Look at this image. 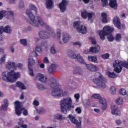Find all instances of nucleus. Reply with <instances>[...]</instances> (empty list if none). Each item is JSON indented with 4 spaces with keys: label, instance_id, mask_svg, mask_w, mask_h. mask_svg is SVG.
I'll return each mask as SVG.
<instances>
[{
    "label": "nucleus",
    "instance_id": "f257e3e1",
    "mask_svg": "<svg viewBox=\"0 0 128 128\" xmlns=\"http://www.w3.org/2000/svg\"><path fill=\"white\" fill-rule=\"evenodd\" d=\"M26 14L27 16H28L29 18H30V24H32V26H38L39 23L41 26H45L46 30H50L49 32L40 31L39 32V36L40 38L46 40V38H50V36H52L53 38L56 36L54 31L52 30L48 25H46V24L44 22V20L40 16H37L36 18L37 20H38V22L36 20V16H34V14H32V12L30 9H27L26 10Z\"/></svg>",
    "mask_w": 128,
    "mask_h": 128
},
{
    "label": "nucleus",
    "instance_id": "f03ea898",
    "mask_svg": "<svg viewBox=\"0 0 128 128\" xmlns=\"http://www.w3.org/2000/svg\"><path fill=\"white\" fill-rule=\"evenodd\" d=\"M6 70H10V72L4 71L2 72V80L6 82H13L14 80H18L20 76L19 72H14V70H16V63L14 62H9L6 65Z\"/></svg>",
    "mask_w": 128,
    "mask_h": 128
},
{
    "label": "nucleus",
    "instance_id": "7ed1b4c3",
    "mask_svg": "<svg viewBox=\"0 0 128 128\" xmlns=\"http://www.w3.org/2000/svg\"><path fill=\"white\" fill-rule=\"evenodd\" d=\"M67 54L70 58H73L74 60H77L80 62V64H85L87 70H90V72H98V67L92 64H86V62H84V60L80 56V54H78L77 56L76 54L72 50H68L67 51Z\"/></svg>",
    "mask_w": 128,
    "mask_h": 128
},
{
    "label": "nucleus",
    "instance_id": "20e7f679",
    "mask_svg": "<svg viewBox=\"0 0 128 128\" xmlns=\"http://www.w3.org/2000/svg\"><path fill=\"white\" fill-rule=\"evenodd\" d=\"M114 30V28L108 26H104L102 30L99 31L98 35L100 36V40H106V36H107L108 40L109 42H114V36L112 34Z\"/></svg>",
    "mask_w": 128,
    "mask_h": 128
},
{
    "label": "nucleus",
    "instance_id": "39448f33",
    "mask_svg": "<svg viewBox=\"0 0 128 128\" xmlns=\"http://www.w3.org/2000/svg\"><path fill=\"white\" fill-rule=\"evenodd\" d=\"M61 112L66 114L68 112L71 110L72 108H74V105H72V100L70 97L62 98L60 101Z\"/></svg>",
    "mask_w": 128,
    "mask_h": 128
},
{
    "label": "nucleus",
    "instance_id": "423d86ee",
    "mask_svg": "<svg viewBox=\"0 0 128 128\" xmlns=\"http://www.w3.org/2000/svg\"><path fill=\"white\" fill-rule=\"evenodd\" d=\"M113 66L114 68V72L117 74H120L122 70V67L128 69V62L126 61L122 62L120 60H114Z\"/></svg>",
    "mask_w": 128,
    "mask_h": 128
},
{
    "label": "nucleus",
    "instance_id": "0eeeda50",
    "mask_svg": "<svg viewBox=\"0 0 128 128\" xmlns=\"http://www.w3.org/2000/svg\"><path fill=\"white\" fill-rule=\"evenodd\" d=\"M50 86L52 88H54V90L52 91V94L54 96H62L64 94H62V89H60L58 88V81L54 80V82H52L50 84Z\"/></svg>",
    "mask_w": 128,
    "mask_h": 128
},
{
    "label": "nucleus",
    "instance_id": "6e6552de",
    "mask_svg": "<svg viewBox=\"0 0 128 128\" xmlns=\"http://www.w3.org/2000/svg\"><path fill=\"white\" fill-rule=\"evenodd\" d=\"M15 104V112L16 114L20 116V114H22H22L24 116H26L28 114V110H26L24 108H22V104H20V101H16L14 102Z\"/></svg>",
    "mask_w": 128,
    "mask_h": 128
},
{
    "label": "nucleus",
    "instance_id": "1a4fd4ad",
    "mask_svg": "<svg viewBox=\"0 0 128 128\" xmlns=\"http://www.w3.org/2000/svg\"><path fill=\"white\" fill-rule=\"evenodd\" d=\"M74 28H76V30L80 34H86L88 32L86 27L84 25H81L80 21V20L74 21Z\"/></svg>",
    "mask_w": 128,
    "mask_h": 128
},
{
    "label": "nucleus",
    "instance_id": "9d476101",
    "mask_svg": "<svg viewBox=\"0 0 128 128\" xmlns=\"http://www.w3.org/2000/svg\"><path fill=\"white\" fill-rule=\"evenodd\" d=\"M94 82L98 86H99L100 88H106V80L102 78V76H100L98 78H95L93 80Z\"/></svg>",
    "mask_w": 128,
    "mask_h": 128
},
{
    "label": "nucleus",
    "instance_id": "9b49d317",
    "mask_svg": "<svg viewBox=\"0 0 128 128\" xmlns=\"http://www.w3.org/2000/svg\"><path fill=\"white\" fill-rule=\"evenodd\" d=\"M36 64V61L34 60L32 56H29L28 59V69L29 70V74L32 76H34V70L32 68L33 66Z\"/></svg>",
    "mask_w": 128,
    "mask_h": 128
},
{
    "label": "nucleus",
    "instance_id": "f8f14e48",
    "mask_svg": "<svg viewBox=\"0 0 128 128\" xmlns=\"http://www.w3.org/2000/svg\"><path fill=\"white\" fill-rule=\"evenodd\" d=\"M92 16H94V12H88L86 10H84L81 12V16L84 20H86L88 18V20H90L92 18Z\"/></svg>",
    "mask_w": 128,
    "mask_h": 128
},
{
    "label": "nucleus",
    "instance_id": "ddd939ff",
    "mask_svg": "<svg viewBox=\"0 0 128 128\" xmlns=\"http://www.w3.org/2000/svg\"><path fill=\"white\" fill-rule=\"evenodd\" d=\"M113 23L115 26L118 28V30H122V28H124V24H122L120 23V18L118 16H115L113 20Z\"/></svg>",
    "mask_w": 128,
    "mask_h": 128
},
{
    "label": "nucleus",
    "instance_id": "4468645a",
    "mask_svg": "<svg viewBox=\"0 0 128 128\" xmlns=\"http://www.w3.org/2000/svg\"><path fill=\"white\" fill-rule=\"evenodd\" d=\"M67 4L68 1L66 0H62L61 2L58 4V8L61 12H66Z\"/></svg>",
    "mask_w": 128,
    "mask_h": 128
},
{
    "label": "nucleus",
    "instance_id": "2eb2a0df",
    "mask_svg": "<svg viewBox=\"0 0 128 128\" xmlns=\"http://www.w3.org/2000/svg\"><path fill=\"white\" fill-rule=\"evenodd\" d=\"M111 112L112 114H115L117 116H120L121 114L120 111L119 110L117 106H112L111 107Z\"/></svg>",
    "mask_w": 128,
    "mask_h": 128
},
{
    "label": "nucleus",
    "instance_id": "dca6fc26",
    "mask_svg": "<svg viewBox=\"0 0 128 128\" xmlns=\"http://www.w3.org/2000/svg\"><path fill=\"white\" fill-rule=\"evenodd\" d=\"M8 14L10 16H14V11H6L4 10L0 11V20H2L4 16H6V15Z\"/></svg>",
    "mask_w": 128,
    "mask_h": 128
},
{
    "label": "nucleus",
    "instance_id": "f3484780",
    "mask_svg": "<svg viewBox=\"0 0 128 128\" xmlns=\"http://www.w3.org/2000/svg\"><path fill=\"white\" fill-rule=\"evenodd\" d=\"M100 50V45L96 44L95 46H92L90 48L89 52L92 54H98Z\"/></svg>",
    "mask_w": 128,
    "mask_h": 128
},
{
    "label": "nucleus",
    "instance_id": "a211bd4d",
    "mask_svg": "<svg viewBox=\"0 0 128 128\" xmlns=\"http://www.w3.org/2000/svg\"><path fill=\"white\" fill-rule=\"evenodd\" d=\"M0 28H2L1 32H0V34H2L4 32L6 34H10L12 32V28L10 26H6L4 28L2 26H0Z\"/></svg>",
    "mask_w": 128,
    "mask_h": 128
},
{
    "label": "nucleus",
    "instance_id": "6ab92c4d",
    "mask_svg": "<svg viewBox=\"0 0 128 128\" xmlns=\"http://www.w3.org/2000/svg\"><path fill=\"white\" fill-rule=\"evenodd\" d=\"M99 102L102 104V110H106L108 108V104H106V99H104V98H101L100 100H99Z\"/></svg>",
    "mask_w": 128,
    "mask_h": 128
},
{
    "label": "nucleus",
    "instance_id": "aec40b11",
    "mask_svg": "<svg viewBox=\"0 0 128 128\" xmlns=\"http://www.w3.org/2000/svg\"><path fill=\"white\" fill-rule=\"evenodd\" d=\"M36 78H38L40 82H46L48 80L47 77L44 76L42 74L40 73L37 74Z\"/></svg>",
    "mask_w": 128,
    "mask_h": 128
},
{
    "label": "nucleus",
    "instance_id": "412c9836",
    "mask_svg": "<svg viewBox=\"0 0 128 128\" xmlns=\"http://www.w3.org/2000/svg\"><path fill=\"white\" fill-rule=\"evenodd\" d=\"M4 104L2 105L0 108V110H4L6 112L8 110V100L5 99L4 100Z\"/></svg>",
    "mask_w": 128,
    "mask_h": 128
},
{
    "label": "nucleus",
    "instance_id": "4be33fe9",
    "mask_svg": "<svg viewBox=\"0 0 128 128\" xmlns=\"http://www.w3.org/2000/svg\"><path fill=\"white\" fill-rule=\"evenodd\" d=\"M46 8L48 10H50L54 6V1L52 0H46Z\"/></svg>",
    "mask_w": 128,
    "mask_h": 128
},
{
    "label": "nucleus",
    "instance_id": "5701e85b",
    "mask_svg": "<svg viewBox=\"0 0 128 128\" xmlns=\"http://www.w3.org/2000/svg\"><path fill=\"white\" fill-rule=\"evenodd\" d=\"M73 74H82V68L78 66L74 68Z\"/></svg>",
    "mask_w": 128,
    "mask_h": 128
},
{
    "label": "nucleus",
    "instance_id": "b1692460",
    "mask_svg": "<svg viewBox=\"0 0 128 128\" xmlns=\"http://www.w3.org/2000/svg\"><path fill=\"white\" fill-rule=\"evenodd\" d=\"M109 6L112 8H118L116 0H110L109 2Z\"/></svg>",
    "mask_w": 128,
    "mask_h": 128
},
{
    "label": "nucleus",
    "instance_id": "393cba45",
    "mask_svg": "<svg viewBox=\"0 0 128 128\" xmlns=\"http://www.w3.org/2000/svg\"><path fill=\"white\" fill-rule=\"evenodd\" d=\"M56 64H52L48 68V72L50 74H52L54 72H56Z\"/></svg>",
    "mask_w": 128,
    "mask_h": 128
},
{
    "label": "nucleus",
    "instance_id": "a878e982",
    "mask_svg": "<svg viewBox=\"0 0 128 128\" xmlns=\"http://www.w3.org/2000/svg\"><path fill=\"white\" fill-rule=\"evenodd\" d=\"M101 16L102 18V22L104 24H106L108 22V14L106 12H102L101 14Z\"/></svg>",
    "mask_w": 128,
    "mask_h": 128
},
{
    "label": "nucleus",
    "instance_id": "bb28decb",
    "mask_svg": "<svg viewBox=\"0 0 128 128\" xmlns=\"http://www.w3.org/2000/svg\"><path fill=\"white\" fill-rule=\"evenodd\" d=\"M88 59L90 62H98V57L96 56H89Z\"/></svg>",
    "mask_w": 128,
    "mask_h": 128
},
{
    "label": "nucleus",
    "instance_id": "cd10ccee",
    "mask_svg": "<svg viewBox=\"0 0 128 128\" xmlns=\"http://www.w3.org/2000/svg\"><path fill=\"white\" fill-rule=\"evenodd\" d=\"M16 85L18 88H21V90H26V86H24V84L22 82H16Z\"/></svg>",
    "mask_w": 128,
    "mask_h": 128
},
{
    "label": "nucleus",
    "instance_id": "c85d7f7f",
    "mask_svg": "<svg viewBox=\"0 0 128 128\" xmlns=\"http://www.w3.org/2000/svg\"><path fill=\"white\" fill-rule=\"evenodd\" d=\"M54 118L55 120H64V117L62 116V114H56L54 115Z\"/></svg>",
    "mask_w": 128,
    "mask_h": 128
},
{
    "label": "nucleus",
    "instance_id": "c756f323",
    "mask_svg": "<svg viewBox=\"0 0 128 128\" xmlns=\"http://www.w3.org/2000/svg\"><path fill=\"white\" fill-rule=\"evenodd\" d=\"M108 76H109V78H116V74L114 72H111L110 71L108 72Z\"/></svg>",
    "mask_w": 128,
    "mask_h": 128
},
{
    "label": "nucleus",
    "instance_id": "7c9ffc66",
    "mask_svg": "<svg viewBox=\"0 0 128 128\" xmlns=\"http://www.w3.org/2000/svg\"><path fill=\"white\" fill-rule=\"evenodd\" d=\"M62 40L64 44H66L68 40H70V35L66 34L63 36Z\"/></svg>",
    "mask_w": 128,
    "mask_h": 128
},
{
    "label": "nucleus",
    "instance_id": "2f4dec72",
    "mask_svg": "<svg viewBox=\"0 0 128 128\" xmlns=\"http://www.w3.org/2000/svg\"><path fill=\"white\" fill-rule=\"evenodd\" d=\"M115 40L118 42H120V40H122V34L120 33L116 34L115 36Z\"/></svg>",
    "mask_w": 128,
    "mask_h": 128
},
{
    "label": "nucleus",
    "instance_id": "473e14b6",
    "mask_svg": "<svg viewBox=\"0 0 128 128\" xmlns=\"http://www.w3.org/2000/svg\"><path fill=\"white\" fill-rule=\"evenodd\" d=\"M116 102L118 106H120V105L122 104L124 102V100H122V98H117L116 100Z\"/></svg>",
    "mask_w": 128,
    "mask_h": 128
},
{
    "label": "nucleus",
    "instance_id": "72a5a7b5",
    "mask_svg": "<svg viewBox=\"0 0 128 128\" xmlns=\"http://www.w3.org/2000/svg\"><path fill=\"white\" fill-rule=\"evenodd\" d=\"M20 42L21 44L24 46H28V40L26 39H20Z\"/></svg>",
    "mask_w": 128,
    "mask_h": 128
},
{
    "label": "nucleus",
    "instance_id": "f704fd0d",
    "mask_svg": "<svg viewBox=\"0 0 128 128\" xmlns=\"http://www.w3.org/2000/svg\"><path fill=\"white\" fill-rule=\"evenodd\" d=\"M101 0L102 6L106 8L107 6H108V0Z\"/></svg>",
    "mask_w": 128,
    "mask_h": 128
},
{
    "label": "nucleus",
    "instance_id": "c9c22d12",
    "mask_svg": "<svg viewBox=\"0 0 128 128\" xmlns=\"http://www.w3.org/2000/svg\"><path fill=\"white\" fill-rule=\"evenodd\" d=\"M110 91L112 94H116V88L114 86H112L110 87Z\"/></svg>",
    "mask_w": 128,
    "mask_h": 128
},
{
    "label": "nucleus",
    "instance_id": "e433bc0d",
    "mask_svg": "<svg viewBox=\"0 0 128 128\" xmlns=\"http://www.w3.org/2000/svg\"><path fill=\"white\" fill-rule=\"evenodd\" d=\"M30 8L31 10L35 12V14H38V8L34 5L31 4L30 6Z\"/></svg>",
    "mask_w": 128,
    "mask_h": 128
},
{
    "label": "nucleus",
    "instance_id": "4c0bfd02",
    "mask_svg": "<svg viewBox=\"0 0 128 128\" xmlns=\"http://www.w3.org/2000/svg\"><path fill=\"white\" fill-rule=\"evenodd\" d=\"M89 40H90L92 44H96V38L90 36L89 37Z\"/></svg>",
    "mask_w": 128,
    "mask_h": 128
},
{
    "label": "nucleus",
    "instance_id": "58836bf2",
    "mask_svg": "<svg viewBox=\"0 0 128 128\" xmlns=\"http://www.w3.org/2000/svg\"><path fill=\"white\" fill-rule=\"evenodd\" d=\"M84 106L86 108H88L90 106V100H87L85 102L84 104Z\"/></svg>",
    "mask_w": 128,
    "mask_h": 128
},
{
    "label": "nucleus",
    "instance_id": "ea45409f",
    "mask_svg": "<svg viewBox=\"0 0 128 128\" xmlns=\"http://www.w3.org/2000/svg\"><path fill=\"white\" fill-rule=\"evenodd\" d=\"M120 94H122V96H126L128 92L126 93V89L122 88L120 90Z\"/></svg>",
    "mask_w": 128,
    "mask_h": 128
},
{
    "label": "nucleus",
    "instance_id": "a19ab883",
    "mask_svg": "<svg viewBox=\"0 0 128 128\" xmlns=\"http://www.w3.org/2000/svg\"><path fill=\"white\" fill-rule=\"evenodd\" d=\"M101 56L103 60H108L110 58V54L108 53H106L102 54Z\"/></svg>",
    "mask_w": 128,
    "mask_h": 128
},
{
    "label": "nucleus",
    "instance_id": "79ce46f5",
    "mask_svg": "<svg viewBox=\"0 0 128 128\" xmlns=\"http://www.w3.org/2000/svg\"><path fill=\"white\" fill-rule=\"evenodd\" d=\"M92 97L94 98H96L97 100H100V98H102L100 96V95L99 94H94L93 96H92Z\"/></svg>",
    "mask_w": 128,
    "mask_h": 128
},
{
    "label": "nucleus",
    "instance_id": "37998d69",
    "mask_svg": "<svg viewBox=\"0 0 128 128\" xmlns=\"http://www.w3.org/2000/svg\"><path fill=\"white\" fill-rule=\"evenodd\" d=\"M6 55H4L1 58H0V64H2L3 62H6Z\"/></svg>",
    "mask_w": 128,
    "mask_h": 128
},
{
    "label": "nucleus",
    "instance_id": "c03bdc74",
    "mask_svg": "<svg viewBox=\"0 0 128 128\" xmlns=\"http://www.w3.org/2000/svg\"><path fill=\"white\" fill-rule=\"evenodd\" d=\"M38 88L40 90H46V88L44 86V85L42 84H39L38 85Z\"/></svg>",
    "mask_w": 128,
    "mask_h": 128
},
{
    "label": "nucleus",
    "instance_id": "a18cd8bd",
    "mask_svg": "<svg viewBox=\"0 0 128 128\" xmlns=\"http://www.w3.org/2000/svg\"><path fill=\"white\" fill-rule=\"evenodd\" d=\"M50 52L52 54H56V48H54V46H52L50 48Z\"/></svg>",
    "mask_w": 128,
    "mask_h": 128
},
{
    "label": "nucleus",
    "instance_id": "49530a36",
    "mask_svg": "<svg viewBox=\"0 0 128 128\" xmlns=\"http://www.w3.org/2000/svg\"><path fill=\"white\" fill-rule=\"evenodd\" d=\"M24 8V0H20V8Z\"/></svg>",
    "mask_w": 128,
    "mask_h": 128
},
{
    "label": "nucleus",
    "instance_id": "de8ad7c7",
    "mask_svg": "<svg viewBox=\"0 0 128 128\" xmlns=\"http://www.w3.org/2000/svg\"><path fill=\"white\" fill-rule=\"evenodd\" d=\"M24 121L22 120V118H21L20 120V122H18V124L20 126H22L24 125Z\"/></svg>",
    "mask_w": 128,
    "mask_h": 128
},
{
    "label": "nucleus",
    "instance_id": "09e8293b",
    "mask_svg": "<svg viewBox=\"0 0 128 128\" xmlns=\"http://www.w3.org/2000/svg\"><path fill=\"white\" fill-rule=\"evenodd\" d=\"M60 32H62L60 31V29L58 30L57 32H56L58 38H60V36H62Z\"/></svg>",
    "mask_w": 128,
    "mask_h": 128
},
{
    "label": "nucleus",
    "instance_id": "8fccbe9b",
    "mask_svg": "<svg viewBox=\"0 0 128 128\" xmlns=\"http://www.w3.org/2000/svg\"><path fill=\"white\" fill-rule=\"evenodd\" d=\"M44 64H48V62H50L48 57H44Z\"/></svg>",
    "mask_w": 128,
    "mask_h": 128
},
{
    "label": "nucleus",
    "instance_id": "3c124183",
    "mask_svg": "<svg viewBox=\"0 0 128 128\" xmlns=\"http://www.w3.org/2000/svg\"><path fill=\"white\" fill-rule=\"evenodd\" d=\"M115 122L118 126H120V124H122V120H116L115 121Z\"/></svg>",
    "mask_w": 128,
    "mask_h": 128
},
{
    "label": "nucleus",
    "instance_id": "603ef678",
    "mask_svg": "<svg viewBox=\"0 0 128 128\" xmlns=\"http://www.w3.org/2000/svg\"><path fill=\"white\" fill-rule=\"evenodd\" d=\"M36 52H42V47L40 46H37L36 47Z\"/></svg>",
    "mask_w": 128,
    "mask_h": 128
},
{
    "label": "nucleus",
    "instance_id": "864d4df0",
    "mask_svg": "<svg viewBox=\"0 0 128 128\" xmlns=\"http://www.w3.org/2000/svg\"><path fill=\"white\" fill-rule=\"evenodd\" d=\"M33 104H34V105L36 106H38L40 104V102H38V101L36 100H34L33 102Z\"/></svg>",
    "mask_w": 128,
    "mask_h": 128
},
{
    "label": "nucleus",
    "instance_id": "5fc2aeb1",
    "mask_svg": "<svg viewBox=\"0 0 128 128\" xmlns=\"http://www.w3.org/2000/svg\"><path fill=\"white\" fill-rule=\"evenodd\" d=\"M25 32H32V28L30 26H28L27 29H25Z\"/></svg>",
    "mask_w": 128,
    "mask_h": 128
},
{
    "label": "nucleus",
    "instance_id": "6e6d98bb",
    "mask_svg": "<svg viewBox=\"0 0 128 128\" xmlns=\"http://www.w3.org/2000/svg\"><path fill=\"white\" fill-rule=\"evenodd\" d=\"M76 112H77L78 114H81L82 113V109H80V108L78 107L76 109Z\"/></svg>",
    "mask_w": 128,
    "mask_h": 128
},
{
    "label": "nucleus",
    "instance_id": "4d7b16f0",
    "mask_svg": "<svg viewBox=\"0 0 128 128\" xmlns=\"http://www.w3.org/2000/svg\"><path fill=\"white\" fill-rule=\"evenodd\" d=\"M74 98H76V100H80V94H76L74 95Z\"/></svg>",
    "mask_w": 128,
    "mask_h": 128
},
{
    "label": "nucleus",
    "instance_id": "13d9d810",
    "mask_svg": "<svg viewBox=\"0 0 128 128\" xmlns=\"http://www.w3.org/2000/svg\"><path fill=\"white\" fill-rule=\"evenodd\" d=\"M73 44H74V46H82V44H80V42H74Z\"/></svg>",
    "mask_w": 128,
    "mask_h": 128
},
{
    "label": "nucleus",
    "instance_id": "bf43d9fd",
    "mask_svg": "<svg viewBox=\"0 0 128 128\" xmlns=\"http://www.w3.org/2000/svg\"><path fill=\"white\" fill-rule=\"evenodd\" d=\"M23 64L22 63H19L18 64H17V68H22Z\"/></svg>",
    "mask_w": 128,
    "mask_h": 128
},
{
    "label": "nucleus",
    "instance_id": "052dcab7",
    "mask_svg": "<svg viewBox=\"0 0 128 128\" xmlns=\"http://www.w3.org/2000/svg\"><path fill=\"white\" fill-rule=\"evenodd\" d=\"M79 2H82V0H78ZM84 4H88L90 2V0H82Z\"/></svg>",
    "mask_w": 128,
    "mask_h": 128
},
{
    "label": "nucleus",
    "instance_id": "680f3d73",
    "mask_svg": "<svg viewBox=\"0 0 128 128\" xmlns=\"http://www.w3.org/2000/svg\"><path fill=\"white\" fill-rule=\"evenodd\" d=\"M40 68H44V63H42L40 64Z\"/></svg>",
    "mask_w": 128,
    "mask_h": 128
},
{
    "label": "nucleus",
    "instance_id": "e2e57ef3",
    "mask_svg": "<svg viewBox=\"0 0 128 128\" xmlns=\"http://www.w3.org/2000/svg\"><path fill=\"white\" fill-rule=\"evenodd\" d=\"M20 100H24V93H22L20 96Z\"/></svg>",
    "mask_w": 128,
    "mask_h": 128
},
{
    "label": "nucleus",
    "instance_id": "0e129e2a",
    "mask_svg": "<svg viewBox=\"0 0 128 128\" xmlns=\"http://www.w3.org/2000/svg\"><path fill=\"white\" fill-rule=\"evenodd\" d=\"M20 128H28V125L23 124V125H22V126H20Z\"/></svg>",
    "mask_w": 128,
    "mask_h": 128
},
{
    "label": "nucleus",
    "instance_id": "69168bd1",
    "mask_svg": "<svg viewBox=\"0 0 128 128\" xmlns=\"http://www.w3.org/2000/svg\"><path fill=\"white\" fill-rule=\"evenodd\" d=\"M10 49L12 52V53L14 52V47L11 46L10 48Z\"/></svg>",
    "mask_w": 128,
    "mask_h": 128
},
{
    "label": "nucleus",
    "instance_id": "338daca9",
    "mask_svg": "<svg viewBox=\"0 0 128 128\" xmlns=\"http://www.w3.org/2000/svg\"><path fill=\"white\" fill-rule=\"evenodd\" d=\"M94 112H100V110L97 109V108H94Z\"/></svg>",
    "mask_w": 128,
    "mask_h": 128
},
{
    "label": "nucleus",
    "instance_id": "774afa93",
    "mask_svg": "<svg viewBox=\"0 0 128 128\" xmlns=\"http://www.w3.org/2000/svg\"><path fill=\"white\" fill-rule=\"evenodd\" d=\"M34 40H35V41H36V42H39V40H40V38H35Z\"/></svg>",
    "mask_w": 128,
    "mask_h": 128
}]
</instances>
